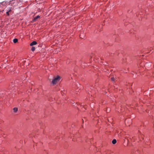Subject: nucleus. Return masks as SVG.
I'll return each mask as SVG.
<instances>
[{
    "label": "nucleus",
    "instance_id": "nucleus-1",
    "mask_svg": "<svg viewBox=\"0 0 154 154\" xmlns=\"http://www.w3.org/2000/svg\"><path fill=\"white\" fill-rule=\"evenodd\" d=\"M61 77L59 75H57L56 77H54L52 81L51 82V84L53 85H56L57 83L60 79Z\"/></svg>",
    "mask_w": 154,
    "mask_h": 154
},
{
    "label": "nucleus",
    "instance_id": "nucleus-2",
    "mask_svg": "<svg viewBox=\"0 0 154 154\" xmlns=\"http://www.w3.org/2000/svg\"><path fill=\"white\" fill-rule=\"evenodd\" d=\"M131 120L129 119H126L125 120V123L127 126H129L131 124Z\"/></svg>",
    "mask_w": 154,
    "mask_h": 154
},
{
    "label": "nucleus",
    "instance_id": "nucleus-3",
    "mask_svg": "<svg viewBox=\"0 0 154 154\" xmlns=\"http://www.w3.org/2000/svg\"><path fill=\"white\" fill-rule=\"evenodd\" d=\"M37 42L35 41H33L30 43V46H32L34 45H36L37 44Z\"/></svg>",
    "mask_w": 154,
    "mask_h": 154
},
{
    "label": "nucleus",
    "instance_id": "nucleus-4",
    "mask_svg": "<svg viewBox=\"0 0 154 154\" xmlns=\"http://www.w3.org/2000/svg\"><path fill=\"white\" fill-rule=\"evenodd\" d=\"M40 18V16H39L38 15H37V16L34 17L33 18L32 21H33V22L37 20L38 18Z\"/></svg>",
    "mask_w": 154,
    "mask_h": 154
},
{
    "label": "nucleus",
    "instance_id": "nucleus-5",
    "mask_svg": "<svg viewBox=\"0 0 154 154\" xmlns=\"http://www.w3.org/2000/svg\"><path fill=\"white\" fill-rule=\"evenodd\" d=\"M85 35H84L83 33H80L79 37H80L82 39H83L85 37Z\"/></svg>",
    "mask_w": 154,
    "mask_h": 154
},
{
    "label": "nucleus",
    "instance_id": "nucleus-6",
    "mask_svg": "<svg viewBox=\"0 0 154 154\" xmlns=\"http://www.w3.org/2000/svg\"><path fill=\"white\" fill-rule=\"evenodd\" d=\"M13 41L14 43H16L18 42V39L17 38H15L13 39Z\"/></svg>",
    "mask_w": 154,
    "mask_h": 154
},
{
    "label": "nucleus",
    "instance_id": "nucleus-7",
    "mask_svg": "<svg viewBox=\"0 0 154 154\" xmlns=\"http://www.w3.org/2000/svg\"><path fill=\"white\" fill-rule=\"evenodd\" d=\"M13 109L14 112H16L18 111V108L17 107H14L13 108Z\"/></svg>",
    "mask_w": 154,
    "mask_h": 154
},
{
    "label": "nucleus",
    "instance_id": "nucleus-8",
    "mask_svg": "<svg viewBox=\"0 0 154 154\" xmlns=\"http://www.w3.org/2000/svg\"><path fill=\"white\" fill-rule=\"evenodd\" d=\"M117 141L116 139H114L112 141V143L113 144H115L116 143Z\"/></svg>",
    "mask_w": 154,
    "mask_h": 154
},
{
    "label": "nucleus",
    "instance_id": "nucleus-9",
    "mask_svg": "<svg viewBox=\"0 0 154 154\" xmlns=\"http://www.w3.org/2000/svg\"><path fill=\"white\" fill-rule=\"evenodd\" d=\"M35 49V48L34 46H32L31 48V50L32 51H34Z\"/></svg>",
    "mask_w": 154,
    "mask_h": 154
},
{
    "label": "nucleus",
    "instance_id": "nucleus-10",
    "mask_svg": "<svg viewBox=\"0 0 154 154\" xmlns=\"http://www.w3.org/2000/svg\"><path fill=\"white\" fill-rule=\"evenodd\" d=\"M11 9L9 10L8 11H7L6 12V14L8 16L9 15V12L11 11Z\"/></svg>",
    "mask_w": 154,
    "mask_h": 154
},
{
    "label": "nucleus",
    "instance_id": "nucleus-11",
    "mask_svg": "<svg viewBox=\"0 0 154 154\" xmlns=\"http://www.w3.org/2000/svg\"><path fill=\"white\" fill-rule=\"evenodd\" d=\"M111 80L112 82H114L115 81V79L114 78V77H112L111 78Z\"/></svg>",
    "mask_w": 154,
    "mask_h": 154
},
{
    "label": "nucleus",
    "instance_id": "nucleus-12",
    "mask_svg": "<svg viewBox=\"0 0 154 154\" xmlns=\"http://www.w3.org/2000/svg\"><path fill=\"white\" fill-rule=\"evenodd\" d=\"M13 1V0H11V1H10V2H10L9 4H11V3H11V2H12V1Z\"/></svg>",
    "mask_w": 154,
    "mask_h": 154
},
{
    "label": "nucleus",
    "instance_id": "nucleus-13",
    "mask_svg": "<svg viewBox=\"0 0 154 154\" xmlns=\"http://www.w3.org/2000/svg\"><path fill=\"white\" fill-rule=\"evenodd\" d=\"M83 108H84L85 109V107H82V109Z\"/></svg>",
    "mask_w": 154,
    "mask_h": 154
}]
</instances>
